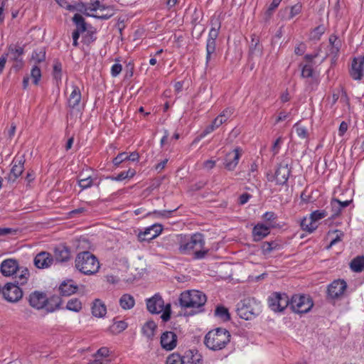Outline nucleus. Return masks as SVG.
<instances>
[{"instance_id": "obj_25", "label": "nucleus", "mask_w": 364, "mask_h": 364, "mask_svg": "<svg viewBox=\"0 0 364 364\" xmlns=\"http://www.w3.org/2000/svg\"><path fill=\"white\" fill-rule=\"evenodd\" d=\"M78 287L75 285L73 280L63 282L59 287L60 293L63 296H68L75 294Z\"/></svg>"}, {"instance_id": "obj_21", "label": "nucleus", "mask_w": 364, "mask_h": 364, "mask_svg": "<svg viewBox=\"0 0 364 364\" xmlns=\"http://www.w3.org/2000/svg\"><path fill=\"white\" fill-rule=\"evenodd\" d=\"M19 270L18 264L16 260L7 259L1 264V272L5 277H10Z\"/></svg>"}, {"instance_id": "obj_30", "label": "nucleus", "mask_w": 364, "mask_h": 364, "mask_svg": "<svg viewBox=\"0 0 364 364\" xmlns=\"http://www.w3.org/2000/svg\"><path fill=\"white\" fill-rule=\"evenodd\" d=\"M135 304L134 299L128 294H123L119 299V305L123 309H131Z\"/></svg>"}, {"instance_id": "obj_8", "label": "nucleus", "mask_w": 364, "mask_h": 364, "mask_svg": "<svg viewBox=\"0 0 364 364\" xmlns=\"http://www.w3.org/2000/svg\"><path fill=\"white\" fill-rule=\"evenodd\" d=\"M291 172V166L285 160L282 161L273 176H267L269 181H276L277 185L287 184Z\"/></svg>"}, {"instance_id": "obj_23", "label": "nucleus", "mask_w": 364, "mask_h": 364, "mask_svg": "<svg viewBox=\"0 0 364 364\" xmlns=\"http://www.w3.org/2000/svg\"><path fill=\"white\" fill-rule=\"evenodd\" d=\"M270 233L269 228L263 225L257 224L252 230L253 240L255 242L260 241Z\"/></svg>"}, {"instance_id": "obj_29", "label": "nucleus", "mask_w": 364, "mask_h": 364, "mask_svg": "<svg viewBox=\"0 0 364 364\" xmlns=\"http://www.w3.org/2000/svg\"><path fill=\"white\" fill-rule=\"evenodd\" d=\"M156 327L157 326L154 321H149L143 326L142 333L149 339H151L154 336Z\"/></svg>"}, {"instance_id": "obj_6", "label": "nucleus", "mask_w": 364, "mask_h": 364, "mask_svg": "<svg viewBox=\"0 0 364 364\" xmlns=\"http://www.w3.org/2000/svg\"><path fill=\"white\" fill-rule=\"evenodd\" d=\"M237 315L245 320H251L261 313V305L254 298H245L237 304Z\"/></svg>"}, {"instance_id": "obj_13", "label": "nucleus", "mask_w": 364, "mask_h": 364, "mask_svg": "<svg viewBox=\"0 0 364 364\" xmlns=\"http://www.w3.org/2000/svg\"><path fill=\"white\" fill-rule=\"evenodd\" d=\"M364 56L360 55L353 58L350 70L353 79L360 80L363 76Z\"/></svg>"}, {"instance_id": "obj_4", "label": "nucleus", "mask_w": 364, "mask_h": 364, "mask_svg": "<svg viewBox=\"0 0 364 364\" xmlns=\"http://www.w3.org/2000/svg\"><path fill=\"white\" fill-rule=\"evenodd\" d=\"M230 332L223 328H217L210 331L205 336L204 343L212 350H220L225 348L230 341Z\"/></svg>"}, {"instance_id": "obj_49", "label": "nucleus", "mask_w": 364, "mask_h": 364, "mask_svg": "<svg viewBox=\"0 0 364 364\" xmlns=\"http://www.w3.org/2000/svg\"><path fill=\"white\" fill-rule=\"evenodd\" d=\"M337 37L334 35H331L329 37V43L331 45V53L336 54L339 51L340 43H336Z\"/></svg>"}, {"instance_id": "obj_16", "label": "nucleus", "mask_w": 364, "mask_h": 364, "mask_svg": "<svg viewBox=\"0 0 364 364\" xmlns=\"http://www.w3.org/2000/svg\"><path fill=\"white\" fill-rule=\"evenodd\" d=\"M54 259L60 263L67 262L71 259V252L70 247L64 244H60L54 248Z\"/></svg>"}, {"instance_id": "obj_60", "label": "nucleus", "mask_w": 364, "mask_h": 364, "mask_svg": "<svg viewBox=\"0 0 364 364\" xmlns=\"http://www.w3.org/2000/svg\"><path fill=\"white\" fill-rule=\"evenodd\" d=\"M306 50V45L303 43H299L294 49V53L296 55H301L304 53Z\"/></svg>"}, {"instance_id": "obj_12", "label": "nucleus", "mask_w": 364, "mask_h": 364, "mask_svg": "<svg viewBox=\"0 0 364 364\" xmlns=\"http://www.w3.org/2000/svg\"><path fill=\"white\" fill-rule=\"evenodd\" d=\"M178 336L173 331L164 332L161 336V348L166 350H172L177 346Z\"/></svg>"}, {"instance_id": "obj_24", "label": "nucleus", "mask_w": 364, "mask_h": 364, "mask_svg": "<svg viewBox=\"0 0 364 364\" xmlns=\"http://www.w3.org/2000/svg\"><path fill=\"white\" fill-rule=\"evenodd\" d=\"M184 364H203L202 356L197 350H189L183 355Z\"/></svg>"}, {"instance_id": "obj_44", "label": "nucleus", "mask_w": 364, "mask_h": 364, "mask_svg": "<svg viewBox=\"0 0 364 364\" xmlns=\"http://www.w3.org/2000/svg\"><path fill=\"white\" fill-rule=\"evenodd\" d=\"M31 77L33 84L38 85L39 83L41 78V70L38 65H35L33 66L31 71Z\"/></svg>"}, {"instance_id": "obj_1", "label": "nucleus", "mask_w": 364, "mask_h": 364, "mask_svg": "<svg viewBox=\"0 0 364 364\" xmlns=\"http://www.w3.org/2000/svg\"><path fill=\"white\" fill-rule=\"evenodd\" d=\"M178 251L182 255H190L193 252L195 259H200L205 257L208 250H205V240L201 233H195L191 236L185 235H177Z\"/></svg>"}, {"instance_id": "obj_47", "label": "nucleus", "mask_w": 364, "mask_h": 364, "mask_svg": "<svg viewBox=\"0 0 364 364\" xmlns=\"http://www.w3.org/2000/svg\"><path fill=\"white\" fill-rule=\"evenodd\" d=\"M296 130V134L301 139H306L308 137L309 134L306 127L300 125L299 123H296L294 126Z\"/></svg>"}, {"instance_id": "obj_36", "label": "nucleus", "mask_w": 364, "mask_h": 364, "mask_svg": "<svg viewBox=\"0 0 364 364\" xmlns=\"http://www.w3.org/2000/svg\"><path fill=\"white\" fill-rule=\"evenodd\" d=\"M73 21L76 26V29L81 32H85L87 29L86 23L84 18L79 14H75L73 17Z\"/></svg>"}, {"instance_id": "obj_31", "label": "nucleus", "mask_w": 364, "mask_h": 364, "mask_svg": "<svg viewBox=\"0 0 364 364\" xmlns=\"http://www.w3.org/2000/svg\"><path fill=\"white\" fill-rule=\"evenodd\" d=\"M259 38L255 35H252L251 43L250 46V53L251 55H262V49L259 46Z\"/></svg>"}, {"instance_id": "obj_3", "label": "nucleus", "mask_w": 364, "mask_h": 364, "mask_svg": "<svg viewBox=\"0 0 364 364\" xmlns=\"http://www.w3.org/2000/svg\"><path fill=\"white\" fill-rule=\"evenodd\" d=\"M75 267L85 275H93L99 272L100 264L95 255L89 251H82L76 255Z\"/></svg>"}, {"instance_id": "obj_55", "label": "nucleus", "mask_w": 364, "mask_h": 364, "mask_svg": "<svg viewBox=\"0 0 364 364\" xmlns=\"http://www.w3.org/2000/svg\"><path fill=\"white\" fill-rule=\"evenodd\" d=\"M122 66L119 63L114 64L111 68V75L112 77H117L122 71Z\"/></svg>"}, {"instance_id": "obj_15", "label": "nucleus", "mask_w": 364, "mask_h": 364, "mask_svg": "<svg viewBox=\"0 0 364 364\" xmlns=\"http://www.w3.org/2000/svg\"><path fill=\"white\" fill-rule=\"evenodd\" d=\"M162 231L161 225H153L145 229L144 232H140L138 235V240L140 242L150 241L159 236Z\"/></svg>"}, {"instance_id": "obj_34", "label": "nucleus", "mask_w": 364, "mask_h": 364, "mask_svg": "<svg viewBox=\"0 0 364 364\" xmlns=\"http://www.w3.org/2000/svg\"><path fill=\"white\" fill-rule=\"evenodd\" d=\"M301 228L309 233L313 232L316 228L317 225L314 223H312L310 218L307 219L306 218H304L300 223Z\"/></svg>"}, {"instance_id": "obj_5", "label": "nucleus", "mask_w": 364, "mask_h": 364, "mask_svg": "<svg viewBox=\"0 0 364 364\" xmlns=\"http://www.w3.org/2000/svg\"><path fill=\"white\" fill-rule=\"evenodd\" d=\"M207 298L205 294L198 290H188L182 292L179 296V304L182 308L198 309L193 314L202 311L201 308L205 305Z\"/></svg>"}, {"instance_id": "obj_28", "label": "nucleus", "mask_w": 364, "mask_h": 364, "mask_svg": "<svg viewBox=\"0 0 364 364\" xmlns=\"http://www.w3.org/2000/svg\"><path fill=\"white\" fill-rule=\"evenodd\" d=\"M210 30L208 33V37L211 38H218L219 35V31L221 28V20L220 16H213L210 19Z\"/></svg>"}, {"instance_id": "obj_42", "label": "nucleus", "mask_w": 364, "mask_h": 364, "mask_svg": "<svg viewBox=\"0 0 364 364\" xmlns=\"http://www.w3.org/2000/svg\"><path fill=\"white\" fill-rule=\"evenodd\" d=\"M327 215H328V212L326 210H317L313 211L310 214L309 218L312 223H314L316 224V223L317 221L326 218Z\"/></svg>"}, {"instance_id": "obj_56", "label": "nucleus", "mask_w": 364, "mask_h": 364, "mask_svg": "<svg viewBox=\"0 0 364 364\" xmlns=\"http://www.w3.org/2000/svg\"><path fill=\"white\" fill-rule=\"evenodd\" d=\"M75 9H77L80 12L83 13L86 16H92V15L88 12L90 11L89 6H87L84 4H78Z\"/></svg>"}, {"instance_id": "obj_46", "label": "nucleus", "mask_w": 364, "mask_h": 364, "mask_svg": "<svg viewBox=\"0 0 364 364\" xmlns=\"http://www.w3.org/2000/svg\"><path fill=\"white\" fill-rule=\"evenodd\" d=\"M53 76L57 80H60L62 77V64L58 60L55 61L53 65Z\"/></svg>"}, {"instance_id": "obj_2", "label": "nucleus", "mask_w": 364, "mask_h": 364, "mask_svg": "<svg viewBox=\"0 0 364 364\" xmlns=\"http://www.w3.org/2000/svg\"><path fill=\"white\" fill-rule=\"evenodd\" d=\"M29 305L36 310L44 309L46 313H53L60 308L62 303L60 296L53 295L48 297L46 294L34 291L26 297Z\"/></svg>"}, {"instance_id": "obj_38", "label": "nucleus", "mask_w": 364, "mask_h": 364, "mask_svg": "<svg viewBox=\"0 0 364 364\" xmlns=\"http://www.w3.org/2000/svg\"><path fill=\"white\" fill-rule=\"evenodd\" d=\"M222 125L219 118L217 117L214 119V120L211 122V124L205 127V129L202 132L200 136L203 137L207 134L213 132L215 129L220 127Z\"/></svg>"}, {"instance_id": "obj_10", "label": "nucleus", "mask_w": 364, "mask_h": 364, "mask_svg": "<svg viewBox=\"0 0 364 364\" xmlns=\"http://www.w3.org/2000/svg\"><path fill=\"white\" fill-rule=\"evenodd\" d=\"M22 289L15 283H7L3 287V297L10 303H17L23 297Z\"/></svg>"}, {"instance_id": "obj_61", "label": "nucleus", "mask_w": 364, "mask_h": 364, "mask_svg": "<svg viewBox=\"0 0 364 364\" xmlns=\"http://www.w3.org/2000/svg\"><path fill=\"white\" fill-rule=\"evenodd\" d=\"M234 113V109L232 107H227L220 114L225 117L226 119H230Z\"/></svg>"}, {"instance_id": "obj_22", "label": "nucleus", "mask_w": 364, "mask_h": 364, "mask_svg": "<svg viewBox=\"0 0 364 364\" xmlns=\"http://www.w3.org/2000/svg\"><path fill=\"white\" fill-rule=\"evenodd\" d=\"M24 53L23 47L11 44L8 47V53L6 56L9 58V60L12 62L16 61L18 60L23 59V55Z\"/></svg>"}, {"instance_id": "obj_41", "label": "nucleus", "mask_w": 364, "mask_h": 364, "mask_svg": "<svg viewBox=\"0 0 364 364\" xmlns=\"http://www.w3.org/2000/svg\"><path fill=\"white\" fill-rule=\"evenodd\" d=\"M215 315L224 321H228L230 319V315L228 309L222 306L216 308Z\"/></svg>"}, {"instance_id": "obj_27", "label": "nucleus", "mask_w": 364, "mask_h": 364, "mask_svg": "<svg viewBox=\"0 0 364 364\" xmlns=\"http://www.w3.org/2000/svg\"><path fill=\"white\" fill-rule=\"evenodd\" d=\"M91 309L92 315L97 318H102L107 313L106 306L98 299L93 301Z\"/></svg>"}, {"instance_id": "obj_9", "label": "nucleus", "mask_w": 364, "mask_h": 364, "mask_svg": "<svg viewBox=\"0 0 364 364\" xmlns=\"http://www.w3.org/2000/svg\"><path fill=\"white\" fill-rule=\"evenodd\" d=\"M269 308L274 311H283L289 305V299L284 293L274 292L268 298Z\"/></svg>"}, {"instance_id": "obj_53", "label": "nucleus", "mask_w": 364, "mask_h": 364, "mask_svg": "<svg viewBox=\"0 0 364 364\" xmlns=\"http://www.w3.org/2000/svg\"><path fill=\"white\" fill-rule=\"evenodd\" d=\"M301 4H296L290 8V13L288 17L289 19L293 18L295 16L299 14L301 11Z\"/></svg>"}, {"instance_id": "obj_17", "label": "nucleus", "mask_w": 364, "mask_h": 364, "mask_svg": "<svg viewBox=\"0 0 364 364\" xmlns=\"http://www.w3.org/2000/svg\"><path fill=\"white\" fill-rule=\"evenodd\" d=\"M23 158V156H21V159L16 161L14 160L13 161V166L10 171V173H9L8 176L6 177V179L9 183H14L16 179L22 174L24 169L23 164L25 162Z\"/></svg>"}, {"instance_id": "obj_19", "label": "nucleus", "mask_w": 364, "mask_h": 364, "mask_svg": "<svg viewBox=\"0 0 364 364\" xmlns=\"http://www.w3.org/2000/svg\"><path fill=\"white\" fill-rule=\"evenodd\" d=\"M146 307L150 313L159 314L163 311L164 307V300L161 296L155 294L154 296L146 300Z\"/></svg>"}, {"instance_id": "obj_62", "label": "nucleus", "mask_w": 364, "mask_h": 364, "mask_svg": "<svg viewBox=\"0 0 364 364\" xmlns=\"http://www.w3.org/2000/svg\"><path fill=\"white\" fill-rule=\"evenodd\" d=\"M171 318V313H170V304H168L166 306V308L165 311H164L163 314L161 315V318L164 321H167Z\"/></svg>"}, {"instance_id": "obj_58", "label": "nucleus", "mask_w": 364, "mask_h": 364, "mask_svg": "<svg viewBox=\"0 0 364 364\" xmlns=\"http://www.w3.org/2000/svg\"><path fill=\"white\" fill-rule=\"evenodd\" d=\"M109 349L106 347L100 348L96 353L97 357L106 358L109 355Z\"/></svg>"}, {"instance_id": "obj_52", "label": "nucleus", "mask_w": 364, "mask_h": 364, "mask_svg": "<svg viewBox=\"0 0 364 364\" xmlns=\"http://www.w3.org/2000/svg\"><path fill=\"white\" fill-rule=\"evenodd\" d=\"M313 73H314V70H313L312 65H309V64L305 65L303 66V68L301 69V76L303 77H311L313 76Z\"/></svg>"}, {"instance_id": "obj_7", "label": "nucleus", "mask_w": 364, "mask_h": 364, "mask_svg": "<svg viewBox=\"0 0 364 364\" xmlns=\"http://www.w3.org/2000/svg\"><path fill=\"white\" fill-rule=\"evenodd\" d=\"M289 306L295 313L305 314L311 309L314 303L309 296L295 294L289 299Z\"/></svg>"}, {"instance_id": "obj_50", "label": "nucleus", "mask_w": 364, "mask_h": 364, "mask_svg": "<svg viewBox=\"0 0 364 364\" xmlns=\"http://www.w3.org/2000/svg\"><path fill=\"white\" fill-rule=\"evenodd\" d=\"M127 153H119L115 158L113 159L112 163L114 166H119L122 163L127 161Z\"/></svg>"}, {"instance_id": "obj_11", "label": "nucleus", "mask_w": 364, "mask_h": 364, "mask_svg": "<svg viewBox=\"0 0 364 364\" xmlns=\"http://www.w3.org/2000/svg\"><path fill=\"white\" fill-rule=\"evenodd\" d=\"M346 288L347 284L344 280H334L328 287V297L331 299H339L343 295Z\"/></svg>"}, {"instance_id": "obj_33", "label": "nucleus", "mask_w": 364, "mask_h": 364, "mask_svg": "<svg viewBox=\"0 0 364 364\" xmlns=\"http://www.w3.org/2000/svg\"><path fill=\"white\" fill-rule=\"evenodd\" d=\"M351 269L355 272H360L364 269V256L354 258L350 263Z\"/></svg>"}, {"instance_id": "obj_48", "label": "nucleus", "mask_w": 364, "mask_h": 364, "mask_svg": "<svg viewBox=\"0 0 364 364\" xmlns=\"http://www.w3.org/2000/svg\"><path fill=\"white\" fill-rule=\"evenodd\" d=\"M325 32V27L322 25L316 27L311 33V38L314 40H318Z\"/></svg>"}, {"instance_id": "obj_35", "label": "nucleus", "mask_w": 364, "mask_h": 364, "mask_svg": "<svg viewBox=\"0 0 364 364\" xmlns=\"http://www.w3.org/2000/svg\"><path fill=\"white\" fill-rule=\"evenodd\" d=\"M31 60L36 63H40L46 60V49L41 48L34 50L32 53Z\"/></svg>"}, {"instance_id": "obj_32", "label": "nucleus", "mask_w": 364, "mask_h": 364, "mask_svg": "<svg viewBox=\"0 0 364 364\" xmlns=\"http://www.w3.org/2000/svg\"><path fill=\"white\" fill-rule=\"evenodd\" d=\"M331 218L334 219L337 218L341 214L342 210L341 201L336 198H333L331 201Z\"/></svg>"}, {"instance_id": "obj_26", "label": "nucleus", "mask_w": 364, "mask_h": 364, "mask_svg": "<svg viewBox=\"0 0 364 364\" xmlns=\"http://www.w3.org/2000/svg\"><path fill=\"white\" fill-rule=\"evenodd\" d=\"M72 92L68 98V106L69 107L74 109L80 104L81 101V92L80 88L75 85H72Z\"/></svg>"}, {"instance_id": "obj_14", "label": "nucleus", "mask_w": 364, "mask_h": 364, "mask_svg": "<svg viewBox=\"0 0 364 364\" xmlns=\"http://www.w3.org/2000/svg\"><path fill=\"white\" fill-rule=\"evenodd\" d=\"M54 261L53 255L46 251H42L34 257L33 262L38 269H47L50 267Z\"/></svg>"}, {"instance_id": "obj_63", "label": "nucleus", "mask_w": 364, "mask_h": 364, "mask_svg": "<svg viewBox=\"0 0 364 364\" xmlns=\"http://www.w3.org/2000/svg\"><path fill=\"white\" fill-rule=\"evenodd\" d=\"M282 1V0H273L272 2L271 3V4L269 5L268 9H267V12L271 14L272 12L273 11H274V9L278 7V6L279 5L280 2Z\"/></svg>"}, {"instance_id": "obj_20", "label": "nucleus", "mask_w": 364, "mask_h": 364, "mask_svg": "<svg viewBox=\"0 0 364 364\" xmlns=\"http://www.w3.org/2000/svg\"><path fill=\"white\" fill-rule=\"evenodd\" d=\"M241 156L240 149L237 148L226 154L224 166L228 171H233L238 164L239 159Z\"/></svg>"}, {"instance_id": "obj_64", "label": "nucleus", "mask_w": 364, "mask_h": 364, "mask_svg": "<svg viewBox=\"0 0 364 364\" xmlns=\"http://www.w3.org/2000/svg\"><path fill=\"white\" fill-rule=\"evenodd\" d=\"M348 129V124L346 122H342L339 126L338 134L343 136Z\"/></svg>"}, {"instance_id": "obj_39", "label": "nucleus", "mask_w": 364, "mask_h": 364, "mask_svg": "<svg viewBox=\"0 0 364 364\" xmlns=\"http://www.w3.org/2000/svg\"><path fill=\"white\" fill-rule=\"evenodd\" d=\"M279 247V245L275 241L264 242L262 245V252L264 255L269 254L272 250H277Z\"/></svg>"}, {"instance_id": "obj_18", "label": "nucleus", "mask_w": 364, "mask_h": 364, "mask_svg": "<svg viewBox=\"0 0 364 364\" xmlns=\"http://www.w3.org/2000/svg\"><path fill=\"white\" fill-rule=\"evenodd\" d=\"M216 39L217 38H211L208 36L206 42V57L205 65L206 67H212L213 61L217 57L216 52Z\"/></svg>"}, {"instance_id": "obj_43", "label": "nucleus", "mask_w": 364, "mask_h": 364, "mask_svg": "<svg viewBox=\"0 0 364 364\" xmlns=\"http://www.w3.org/2000/svg\"><path fill=\"white\" fill-rule=\"evenodd\" d=\"M29 275V271L27 268L22 269L21 270L20 274L17 277L16 284L18 286L26 284L27 283Z\"/></svg>"}, {"instance_id": "obj_54", "label": "nucleus", "mask_w": 364, "mask_h": 364, "mask_svg": "<svg viewBox=\"0 0 364 364\" xmlns=\"http://www.w3.org/2000/svg\"><path fill=\"white\" fill-rule=\"evenodd\" d=\"M107 12L105 14H101V15H92V17H94L95 18H98V19H101V20H107L109 18H110L114 14V11H113V8L112 7L111 9H107Z\"/></svg>"}, {"instance_id": "obj_37", "label": "nucleus", "mask_w": 364, "mask_h": 364, "mask_svg": "<svg viewBox=\"0 0 364 364\" xmlns=\"http://www.w3.org/2000/svg\"><path fill=\"white\" fill-rule=\"evenodd\" d=\"M66 309L72 311L79 312L82 309V303L80 299L73 298L68 301Z\"/></svg>"}, {"instance_id": "obj_40", "label": "nucleus", "mask_w": 364, "mask_h": 364, "mask_svg": "<svg viewBox=\"0 0 364 364\" xmlns=\"http://www.w3.org/2000/svg\"><path fill=\"white\" fill-rule=\"evenodd\" d=\"M166 364H184L183 355H181L178 353L170 354L166 358Z\"/></svg>"}, {"instance_id": "obj_59", "label": "nucleus", "mask_w": 364, "mask_h": 364, "mask_svg": "<svg viewBox=\"0 0 364 364\" xmlns=\"http://www.w3.org/2000/svg\"><path fill=\"white\" fill-rule=\"evenodd\" d=\"M281 143H282V137H279L274 141V143L272 147V150L273 151L274 155H276L279 152Z\"/></svg>"}, {"instance_id": "obj_51", "label": "nucleus", "mask_w": 364, "mask_h": 364, "mask_svg": "<svg viewBox=\"0 0 364 364\" xmlns=\"http://www.w3.org/2000/svg\"><path fill=\"white\" fill-rule=\"evenodd\" d=\"M78 185L82 188V189L90 188L92 186V178L90 176L85 178H80L78 180Z\"/></svg>"}, {"instance_id": "obj_57", "label": "nucleus", "mask_w": 364, "mask_h": 364, "mask_svg": "<svg viewBox=\"0 0 364 364\" xmlns=\"http://www.w3.org/2000/svg\"><path fill=\"white\" fill-rule=\"evenodd\" d=\"M252 196L250 193H244L240 196L238 203L240 205H245L248 202Z\"/></svg>"}, {"instance_id": "obj_45", "label": "nucleus", "mask_w": 364, "mask_h": 364, "mask_svg": "<svg viewBox=\"0 0 364 364\" xmlns=\"http://www.w3.org/2000/svg\"><path fill=\"white\" fill-rule=\"evenodd\" d=\"M102 1L99 0H91L90 5L89 6V9L90 11H95L97 9L100 10H105V9H111L112 6H105V5H102Z\"/></svg>"}]
</instances>
